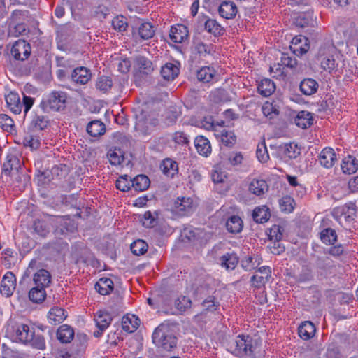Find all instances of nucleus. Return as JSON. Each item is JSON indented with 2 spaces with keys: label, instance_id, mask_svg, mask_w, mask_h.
Masks as SVG:
<instances>
[{
  "label": "nucleus",
  "instance_id": "obj_1",
  "mask_svg": "<svg viewBox=\"0 0 358 358\" xmlns=\"http://www.w3.org/2000/svg\"><path fill=\"white\" fill-rule=\"evenodd\" d=\"M152 341L163 350L171 351L177 345V337L169 324L162 323L152 334Z\"/></svg>",
  "mask_w": 358,
  "mask_h": 358
},
{
  "label": "nucleus",
  "instance_id": "obj_2",
  "mask_svg": "<svg viewBox=\"0 0 358 358\" xmlns=\"http://www.w3.org/2000/svg\"><path fill=\"white\" fill-rule=\"evenodd\" d=\"M135 117L136 129L143 134L149 133L158 124V120L147 104L135 109Z\"/></svg>",
  "mask_w": 358,
  "mask_h": 358
},
{
  "label": "nucleus",
  "instance_id": "obj_3",
  "mask_svg": "<svg viewBox=\"0 0 358 358\" xmlns=\"http://www.w3.org/2000/svg\"><path fill=\"white\" fill-rule=\"evenodd\" d=\"M252 339L249 336H238L230 342L229 350L241 358H255Z\"/></svg>",
  "mask_w": 358,
  "mask_h": 358
},
{
  "label": "nucleus",
  "instance_id": "obj_4",
  "mask_svg": "<svg viewBox=\"0 0 358 358\" xmlns=\"http://www.w3.org/2000/svg\"><path fill=\"white\" fill-rule=\"evenodd\" d=\"M34 329L28 324L15 322L8 324L6 334L14 341L27 344L32 339Z\"/></svg>",
  "mask_w": 358,
  "mask_h": 358
},
{
  "label": "nucleus",
  "instance_id": "obj_5",
  "mask_svg": "<svg viewBox=\"0 0 358 358\" xmlns=\"http://www.w3.org/2000/svg\"><path fill=\"white\" fill-rule=\"evenodd\" d=\"M67 94L62 91H53L42 101L41 106L43 110L61 111L66 108Z\"/></svg>",
  "mask_w": 358,
  "mask_h": 358
},
{
  "label": "nucleus",
  "instance_id": "obj_6",
  "mask_svg": "<svg viewBox=\"0 0 358 358\" xmlns=\"http://www.w3.org/2000/svg\"><path fill=\"white\" fill-rule=\"evenodd\" d=\"M31 45L25 40L20 39L13 45L10 54L16 60L24 61L31 54Z\"/></svg>",
  "mask_w": 358,
  "mask_h": 358
},
{
  "label": "nucleus",
  "instance_id": "obj_7",
  "mask_svg": "<svg viewBox=\"0 0 358 358\" xmlns=\"http://www.w3.org/2000/svg\"><path fill=\"white\" fill-rule=\"evenodd\" d=\"M173 211L179 216H187L194 211L193 200L188 197L178 198L174 202Z\"/></svg>",
  "mask_w": 358,
  "mask_h": 358
},
{
  "label": "nucleus",
  "instance_id": "obj_8",
  "mask_svg": "<svg viewBox=\"0 0 358 358\" xmlns=\"http://www.w3.org/2000/svg\"><path fill=\"white\" fill-rule=\"evenodd\" d=\"M113 318L106 311L99 310L94 315V321L98 328L97 331L94 332V336L96 338L100 337L103 331L108 327Z\"/></svg>",
  "mask_w": 358,
  "mask_h": 358
},
{
  "label": "nucleus",
  "instance_id": "obj_9",
  "mask_svg": "<svg viewBox=\"0 0 358 358\" xmlns=\"http://www.w3.org/2000/svg\"><path fill=\"white\" fill-rule=\"evenodd\" d=\"M16 287V278L12 272H7L1 283V294L6 297L10 296Z\"/></svg>",
  "mask_w": 358,
  "mask_h": 358
},
{
  "label": "nucleus",
  "instance_id": "obj_10",
  "mask_svg": "<svg viewBox=\"0 0 358 358\" xmlns=\"http://www.w3.org/2000/svg\"><path fill=\"white\" fill-rule=\"evenodd\" d=\"M318 161L323 167L330 169L337 161L336 154L334 149L327 147L320 153Z\"/></svg>",
  "mask_w": 358,
  "mask_h": 358
},
{
  "label": "nucleus",
  "instance_id": "obj_11",
  "mask_svg": "<svg viewBox=\"0 0 358 358\" xmlns=\"http://www.w3.org/2000/svg\"><path fill=\"white\" fill-rule=\"evenodd\" d=\"M314 266L321 275L331 273V270L335 268L334 261L329 257H317Z\"/></svg>",
  "mask_w": 358,
  "mask_h": 358
},
{
  "label": "nucleus",
  "instance_id": "obj_12",
  "mask_svg": "<svg viewBox=\"0 0 358 358\" xmlns=\"http://www.w3.org/2000/svg\"><path fill=\"white\" fill-rule=\"evenodd\" d=\"M91 77L90 70L84 66L76 68L71 74L72 81L80 85L87 83L90 80Z\"/></svg>",
  "mask_w": 358,
  "mask_h": 358
},
{
  "label": "nucleus",
  "instance_id": "obj_13",
  "mask_svg": "<svg viewBox=\"0 0 358 358\" xmlns=\"http://www.w3.org/2000/svg\"><path fill=\"white\" fill-rule=\"evenodd\" d=\"M188 36L189 31L186 26L177 24L175 27H171L169 36L173 42L181 43L187 39Z\"/></svg>",
  "mask_w": 358,
  "mask_h": 358
},
{
  "label": "nucleus",
  "instance_id": "obj_14",
  "mask_svg": "<svg viewBox=\"0 0 358 358\" xmlns=\"http://www.w3.org/2000/svg\"><path fill=\"white\" fill-rule=\"evenodd\" d=\"M258 271L262 274L260 275H254L251 278L252 286L260 288L267 282L271 275V270L269 266H262L258 268Z\"/></svg>",
  "mask_w": 358,
  "mask_h": 358
},
{
  "label": "nucleus",
  "instance_id": "obj_15",
  "mask_svg": "<svg viewBox=\"0 0 358 358\" xmlns=\"http://www.w3.org/2000/svg\"><path fill=\"white\" fill-rule=\"evenodd\" d=\"M161 75L167 81L173 80L180 73L179 63L168 62L162 66Z\"/></svg>",
  "mask_w": 358,
  "mask_h": 358
},
{
  "label": "nucleus",
  "instance_id": "obj_16",
  "mask_svg": "<svg viewBox=\"0 0 358 358\" xmlns=\"http://www.w3.org/2000/svg\"><path fill=\"white\" fill-rule=\"evenodd\" d=\"M267 182L262 178H254L249 184V191L256 196H262L268 191Z\"/></svg>",
  "mask_w": 358,
  "mask_h": 358
},
{
  "label": "nucleus",
  "instance_id": "obj_17",
  "mask_svg": "<svg viewBox=\"0 0 358 358\" xmlns=\"http://www.w3.org/2000/svg\"><path fill=\"white\" fill-rule=\"evenodd\" d=\"M219 14L225 19H233L238 12L236 4L232 1H223L218 9Z\"/></svg>",
  "mask_w": 358,
  "mask_h": 358
},
{
  "label": "nucleus",
  "instance_id": "obj_18",
  "mask_svg": "<svg viewBox=\"0 0 358 358\" xmlns=\"http://www.w3.org/2000/svg\"><path fill=\"white\" fill-rule=\"evenodd\" d=\"M194 145L198 153L201 155L208 157L211 153L210 143L207 138L203 136L196 137Z\"/></svg>",
  "mask_w": 358,
  "mask_h": 358
},
{
  "label": "nucleus",
  "instance_id": "obj_19",
  "mask_svg": "<svg viewBox=\"0 0 358 358\" xmlns=\"http://www.w3.org/2000/svg\"><path fill=\"white\" fill-rule=\"evenodd\" d=\"M318 83L312 78L303 79L299 85V89L301 93L306 96H310L315 94L318 90Z\"/></svg>",
  "mask_w": 358,
  "mask_h": 358
},
{
  "label": "nucleus",
  "instance_id": "obj_20",
  "mask_svg": "<svg viewBox=\"0 0 358 358\" xmlns=\"http://www.w3.org/2000/svg\"><path fill=\"white\" fill-rule=\"evenodd\" d=\"M6 101L8 107L13 113L20 114L21 113L22 105L18 94L10 92L6 96Z\"/></svg>",
  "mask_w": 358,
  "mask_h": 358
},
{
  "label": "nucleus",
  "instance_id": "obj_21",
  "mask_svg": "<svg viewBox=\"0 0 358 358\" xmlns=\"http://www.w3.org/2000/svg\"><path fill=\"white\" fill-rule=\"evenodd\" d=\"M33 280L36 286L47 287L51 282V275L47 270L41 268L34 275Z\"/></svg>",
  "mask_w": 358,
  "mask_h": 358
},
{
  "label": "nucleus",
  "instance_id": "obj_22",
  "mask_svg": "<svg viewBox=\"0 0 358 358\" xmlns=\"http://www.w3.org/2000/svg\"><path fill=\"white\" fill-rule=\"evenodd\" d=\"M338 213H340V219L344 220L347 222H350L354 220L356 216L355 205L352 203H347L343 206L337 209Z\"/></svg>",
  "mask_w": 358,
  "mask_h": 358
},
{
  "label": "nucleus",
  "instance_id": "obj_23",
  "mask_svg": "<svg viewBox=\"0 0 358 358\" xmlns=\"http://www.w3.org/2000/svg\"><path fill=\"white\" fill-rule=\"evenodd\" d=\"M74 336L73 328L67 324H63L59 327L57 331V338L62 343H69Z\"/></svg>",
  "mask_w": 358,
  "mask_h": 358
},
{
  "label": "nucleus",
  "instance_id": "obj_24",
  "mask_svg": "<svg viewBox=\"0 0 358 358\" xmlns=\"http://www.w3.org/2000/svg\"><path fill=\"white\" fill-rule=\"evenodd\" d=\"M316 329L313 323L305 321L298 328L299 336L303 340H309L315 333Z\"/></svg>",
  "mask_w": 358,
  "mask_h": 358
},
{
  "label": "nucleus",
  "instance_id": "obj_25",
  "mask_svg": "<svg viewBox=\"0 0 358 358\" xmlns=\"http://www.w3.org/2000/svg\"><path fill=\"white\" fill-rule=\"evenodd\" d=\"M67 317L64 309L59 307L52 308L48 313V320L51 324L56 325L63 322Z\"/></svg>",
  "mask_w": 358,
  "mask_h": 358
},
{
  "label": "nucleus",
  "instance_id": "obj_26",
  "mask_svg": "<svg viewBox=\"0 0 358 358\" xmlns=\"http://www.w3.org/2000/svg\"><path fill=\"white\" fill-rule=\"evenodd\" d=\"M204 29L214 36H222L224 32V29L215 20L209 17L205 21Z\"/></svg>",
  "mask_w": 358,
  "mask_h": 358
},
{
  "label": "nucleus",
  "instance_id": "obj_27",
  "mask_svg": "<svg viewBox=\"0 0 358 358\" xmlns=\"http://www.w3.org/2000/svg\"><path fill=\"white\" fill-rule=\"evenodd\" d=\"M341 167L344 173L350 175L357 171L358 169V163L355 157L348 155L343 159Z\"/></svg>",
  "mask_w": 358,
  "mask_h": 358
},
{
  "label": "nucleus",
  "instance_id": "obj_28",
  "mask_svg": "<svg viewBox=\"0 0 358 358\" xmlns=\"http://www.w3.org/2000/svg\"><path fill=\"white\" fill-rule=\"evenodd\" d=\"M257 89L260 94L267 97L275 92V85L272 80L264 78L259 83Z\"/></svg>",
  "mask_w": 358,
  "mask_h": 358
},
{
  "label": "nucleus",
  "instance_id": "obj_29",
  "mask_svg": "<svg viewBox=\"0 0 358 358\" xmlns=\"http://www.w3.org/2000/svg\"><path fill=\"white\" fill-rule=\"evenodd\" d=\"M279 150L289 159H296L300 155V148L294 143L280 145Z\"/></svg>",
  "mask_w": 358,
  "mask_h": 358
},
{
  "label": "nucleus",
  "instance_id": "obj_30",
  "mask_svg": "<svg viewBox=\"0 0 358 358\" xmlns=\"http://www.w3.org/2000/svg\"><path fill=\"white\" fill-rule=\"evenodd\" d=\"M95 289L101 295L108 294L113 289V282L110 278H101L95 284Z\"/></svg>",
  "mask_w": 358,
  "mask_h": 358
},
{
  "label": "nucleus",
  "instance_id": "obj_31",
  "mask_svg": "<svg viewBox=\"0 0 358 358\" xmlns=\"http://www.w3.org/2000/svg\"><path fill=\"white\" fill-rule=\"evenodd\" d=\"M243 224V221L239 216L232 215L227 220L226 228L231 234H238L241 231Z\"/></svg>",
  "mask_w": 358,
  "mask_h": 358
},
{
  "label": "nucleus",
  "instance_id": "obj_32",
  "mask_svg": "<svg viewBox=\"0 0 358 358\" xmlns=\"http://www.w3.org/2000/svg\"><path fill=\"white\" fill-rule=\"evenodd\" d=\"M271 216L269 209L266 206L256 207L252 213L253 220L257 223H264Z\"/></svg>",
  "mask_w": 358,
  "mask_h": 358
},
{
  "label": "nucleus",
  "instance_id": "obj_33",
  "mask_svg": "<svg viewBox=\"0 0 358 358\" xmlns=\"http://www.w3.org/2000/svg\"><path fill=\"white\" fill-rule=\"evenodd\" d=\"M87 131L94 137L101 136L106 131L105 124L99 120H93L87 124Z\"/></svg>",
  "mask_w": 358,
  "mask_h": 358
},
{
  "label": "nucleus",
  "instance_id": "obj_34",
  "mask_svg": "<svg viewBox=\"0 0 358 358\" xmlns=\"http://www.w3.org/2000/svg\"><path fill=\"white\" fill-rule=\"evenodd\" d=\"M295 124L302 129L309 127L313 123L311 113L308 111H300L294 119Z\"/></svg>",
  "mask_w": 358,
  "mask_h": 358
},
{
  "label": "nucleus",
  "instance_id": "obj_35",
  "mask_svg": "<svg viewBox=\"0 0 358 358\" xmlns=\"http://www.w3.org/2000/svg\"><path fill=\"white\" fill-rule=\"evenodd\" d=\"M150 184V179L145 175H138L131 180V186L136 191L143 192L146 190Z\"/></svg>",
  "mask_w": 358,
  "mask_h": 358
},
{
  "label": "nucleus",
  "instance_id": "obj_36",
  "mask_svg": "<svg viewBox=\"0 0 358 358\" xmlns=\"http://www.w3.org/2000/svg\"><path fill=\"white\" fill-rule=\"evenodd\" d=\"M238 262V257L235 253H227L220 257V264L227 270H234Z\"/></svg>",
  "mask_w": 358,
  "mask_h": 358
},
{
  "label": "nucleus",
  "instance_id": "obj_37",
  "mask_svg": "<svg viewBox=\"0 0 358 358\" xmlns=\"http://www.w3.org/2000/svg\"><path fill=\"white\" fill-rule=\"evenodd\" d=\"M215 70L210 66H203L197 71V78L203 83H209L216 75Z\"/></svg>",
  "mask_w": 358,
  "mask_h": 358
},
{
  "label": "nucleus",
  "instance_id": "obj_38",
  "mask_svg": "<svg viewBox=\"0 0 358 358\" xmlns=\"http://www.w3.org/2000/svg\"><path fill=\"white\" fill-rule=\"evenodd\" d=\"M155 29L150 22H143L138 28V35L142 40H148L155 35Z\"/></svg>",
  "mask_w": 358,
  "mask_h": 358
},
{
  "label": "nucleus",
  "instance_id": "obj_39",
  "mask_svg": "<svg viewBox=\"0 0 358 358\" xmlns=\"http://www.w3.org/2000/svg\"><path fill=\"white\" fill-rule=\"evenodd\" d=\"M45 287L36 286L31 288L29 292L30 301L36 303L43 302L46 297Z\"/></svg>",
  "mask_w": 358,
  "mask_h": 358
},
{
  "label": "nucleus",
  "instance_id": "obj_40",
  "mask_svg": "<svg viewBox=\"0 0 358 358\" xmlns=\"http://www.w3.org/2000/svg\"><path fill=\"white\" fill-rule=\"evenodd\" d=\"M140 324V320L138 317H136L135 315H131V317H123L122 325V329L127 332H134L135 331Z\"/></svg>",
  "mask_w": 358,
  "mask_h": 358
},
{
  "label": "nucleus",
  "instance_id": "obj_41",
  "mask_svg": "<svg viewBox=\"0 0 358 358\" xmlns=\"http://www.w3.org/2000/svg\"><path fill=\"white\" fill-rule=\"evenodd\" d=\"M136 62L140 71L145 74H149L154 70L152 62L144 56H138Z\"/></svg>",
  "mask_w": 358,
  "mask_h": 358
},
{
  "label": "nucleus",
  "instance_id": "obj_42",
  "mask_svg": "<svg viewBox=\"0 0 358 358\" xmlns=\"http://www.w3.org/2000/svg\"><path fill=\"white\" fill-rule=\"evenodd\" d=\"M260 259L258 256L255 257L247 256L241 260V266L245 271H251L261 264Z\"/></svg>",
  "mask_w": 358,
  "mask_h": 358
},
{
  "label": "nucleus",
  "instance_id": "obj_43",
  "mask_svg": "<svg viewBox=\"0 0 358 358\" xmlns=\"http://www.w3.org/2000/svg\"><path fill=\"white\" fill-rule=\"evenodd\" d=\"M201 306L203 311L213 313L220 307V302L215 296L210 295L203 301Z\"/></svg>",
  "mask_w": 358,
  "mask_h": 358
},
{
  "label": "nucleus",
  "instance_id": "obj_44",
  "mask_svg": "<svg viewBox=\"0 0 358 358\" xmlns=\"http://www.w3.org/2000/svg\"><path fill=\"white\" fill-rule=\"evenodd\" d=\"M49 124V120L47 116L36 115L31 122V126L37 131L45 129Z\"/></svg>",
  "mask_w": 358,
  "mask_h": 358
},
{
  "label": "nucleus",
  "instance_id": "obj_45",
  "mask_svg": "<svg viewBox=\"0 0 358 358\" xmlns=\"http://www.w3.org/2000/svg\"><path fill=\"white\" fill-rule=\"evenodd\" d=\"M0 127L3 131L10 134L15 131L14 121L6 114H0Z\"/></svg>",
  "mask_w": 358,
  "mask_h": 358
},
{
  "label": "nucleus",
  "instance_id": "obj_46",
  "mask_svg": "<svg viewBox=\"0 0 358 358\" xmlns=\"http://www.w3.org/2000/svg\"><path fill=\"white\" fill-rule=\"evenodd\" d=\"M110 163L112 165L117 166L124 161V155L120 149H110L107 154Z\"/></svg>",
  "mask_w": 358,
  "mask_h": 358
},
{
  "label": "nucleus",
  "instance_id": "obj_47",
  "mask_svg": "<svg viewBox=\"0 0 358 358\" xmlns=\"http://www.w3.org/2000/svg\"><path fill=\"white\" fill-rule=\"evenodd\" d=\"M320 238L324 243L331 245L336 241L337 235L335 230L331 228H327L321 231Z\"/></svg>",
  "mask_w": 358,
  "mask_h": 358
},
{
  "label": "nucleus",
  "instance_id": "obj_48",
  "mask_svg": "<svg viewBox=\"0 0 358 358\" xmlns=\"http://www.w3.org/2000/svg\"><path fill=\"white\" fill-rule=\"evenodd\" d=\"M148 248L147 243L141 239L136 240L131 244V251L137 256L145 254L148 250Z\"/></svg>",
  "mask_w": 358,
  "mask_h": 358
},
{
  "label": "nucleus",
  "instance_id": "obj_49",
  "mask_svg": "<svg viewBox=\"0 0 358 358\" xmlns=\"http://www.w3.org/2000/svg\"><path fill=\"white\" fill-rule=\"evenodd\" d=\"M113 86V81L110 78L105 76H102L99 77L96 83V87L100 91L103 92H106Z\"/></svg>",
  "mask_w": 358,
  "mask_h": 358
},
{
  "label": "nucleus",
  "instance_id": "obj_50",
  "mask_svg": "<svg viewBox=\"0 0 358 358\" xmlns=\"http://www.w3.org/2000/svg\"><path fill=\"white\" fill-rule=\"evenodd\" d=\"M164 173L167 176H174L178 171V164L170 159L164 160L162 164Z\"/></svg>",
  "mask_w": 358,
  "mask_h": 358
},
{
  "label": "nucleus",
  "instance_id": "obj_51",
  "mask_svg": "<svg viewBox=\"0 0 358 358\" xmlns=\"http://www.w3.org/2000/svg\"><path fill=\"white\" fill-rule=\"evenodd\" d=\"M191 306L192 301L187 296H181L175 301V307L181 313L186 311Z\"/></svg>",
  "mask_w": 358,
  "mask_h": 358
},
{
  "label": "nucleus",
  "instance_id": "obj_52",
  "mask_svg": "<svg viewBox=\"0 0 358 358\" xmlns=\"http://www.w3.org/2000/svg\"><path fill=\"white\" fill-rule=\"evenodd\" d=\"M294 199L289 196H285L279 200L280 208L282 211L291 213L294 210Z\"/></svg>",
  "mask_w": 358,
  "mask_h": 358
},
{
  "label": "nucleus",
  "instance_id": "obj_53",
  "mask_svg": "<svg viewBox=\"0 0 358 358\" xmlns=\"http://www.w3.org/2000/svg\"><path fill=\"white\" fill-rule=\"evenodd\" d=\"M29 343L33 348L38 350H44L45 348V341L43 336L40 334H35V331H33L32 339L30 340Z\"/></svg>",
  "mask_w": 358,
  "mask_h": 358
},
{
  "label": "nucleus",
  "instance_id": "obj_54",
  "mask_svg": "<svg viewBox=\"0 0 358 358\" xmlns=\"http://www.w3.org/2000/svg\"><path fill=\"white\" fill-rule=\"evenodd\" d=\"M236 140V136L232 131L226 129L221 131V141L224 145L231 147L235 143Z\"/></svg>",
  "mask_w": 358,
  "mask_h": 358
},
{
  "label": "nucleus",
  "instance_id": "obj_55",
  "mask_svg": "<svg viewBox=\"0 0 358 358\" xmlns=\"http://www.w3.org/2000/svg\"><path fill=\"white\" fill-rule=\"evenodd\" d=\"M131 180L127 175L120 176L116 181V187L122 192H127L131 189Z\"/></svg>",
  "mask_w": 358,
  "mask_h": 358
},
{
  "label": "nucleus",
  "instance_id": "obj_56",
  "mask_svg": "<svg viewBox=\"0 0 358 358\" xmlns=\"http://www.w3.org/2000/svg\"><path fill=\"white\" fill-rule=\"evenodd\" d=\"M256 154L258 159L261 162H266L269 159V155L264 141L258 144Z\"/></svg>",
  "mask_w": 358,
  "mask_h": 358
},
{
  "label": "nucleus",
  "instance_id": "obj_57",
  "mask_svg": "<svg viewBox=\"0 0 358 358\" xmlns=\"http://www.w3.org/2000/svg\"><path fill=\"white\" fill-rule=\"evenodd\" d=\"M33 229L37 234L42 237L46 236L50 231L46 224L43 221L39 220L34 221L33 224Z\"/></svg>",
  "mask_w": 358,
  "mask_h": 358
},
{
  "label": "nucleus",
  "instance_id": "obj_58",
  "mask_svg": "<svg viewBox=\"0 0 358 358\" xmlns=\"http://www.w3.org/2000/svg\"><path fill=\"white\" fill-rule=\"evenodd\" d=\"M112 25L114 29L122 32L127 30L128 24L127 19L123 16H117L112 21Z\"/></svg>",
  "mask_w": 358,
  "mask_h": 358
},
{
  "label": "nucleus",
  "instance_id": "obj_59",
  "mask_svg": "<svg viewBox=\"0 0 358 358\" xmlns=\"http://www.w3.org/2000/svg\"><path fill=\"white\" fill-rule=\"evenodd\" d=\"M284 228L280 225H273L268 234L270 241H281L283 236Z\"/></svg>",
  "mask_w": 358,
  "mask_h": 358
},
{
  "label": "nucleus",
  "instance_id": "obj_60",
  "mask_svg": "<svg viewBox=\"0 0 358 358\" xmlns=\"http://www.w3.org/2000/svg\"><path fill=\"white\" fill-rule=\"evenodd\" d=\"M87 341L88 337L86 334L83 333H78L75 340V343L78 346L77 351L79 352L83 351L87 345Z\"/></svg>",
  "mask_w": 358,
  "mask_h": 358
},
{
  "label": "nucleus",
  "instance_id": "obj_61",
  "mask_svg": "<svg viewBox=\"0 0 358 358\" xmlns=\"http://www.w3.org/2000/svg\"><path fill=\"white\" fill-rule=\"evenodd\" d=\"M156 217L157 214L154 215L150 211H146L143 215V225L147 228L154 227L157 224Z\"/></svg>",
  "mask_w": 358,
  "mask_h": 358
},
{
  "label": "nucleus",
  "instance_id": "obj_62",
  "mask_svg": "<svg viewBox=\"0 0 358 358\" xmlns=\"http://www.w3.org/2000/svg\"><path fill=\"white\" fill-rule=\"evenodd\" d=\"M23 144L25 147H29L31 150H36L40 147V140L34 136H27L24 138Z\"/></svg>",
  "mask_w": 358,
  "mask_h": 358
},
{
  "label": "nucleus",
  "instance_id": "obj_63",
  "mask_svg": "<svg viewBox=\"0 0 358 358\" xmlns=\"http://www.w3.org/2000/svg\"><path fill=\"white\" fill-rule=\"evenodd\" d=\"M27 32L26 25L24 23H18L13 27L10 28L8 34L11 36H19Z\"/></svg>",
  "mask_w": 358,
  "mask_h": 358
},
{
  "label": "nucleus",
  "instance_id": "obj_64",
  "mask_svg": "<svg viewBox=\"0 0 358 358\" xmlns=\"http://www.w3.org/2000/svg\"><path fill=\"white\" fill-rule=\"evenodd\" d=\"M281 63L285 66L294 69L297 65V60L294 57L289 56L288 54L282 53L281 57Z\"/></svg>",
  "mask_w": 358,
  "mask_h": 358
}]
</instances>
